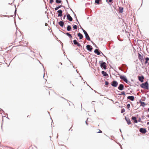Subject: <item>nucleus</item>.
I'll list each match as a JSON object with an SVG mask.
<instances>
[{
	"label": "nucleus",
	"mask_w": 149,
	"mask_h": 149,
	"mask_svg": "<svg viewBox=\"0 0 149 149\" xmlns=\"http://www.w3.org/2000/svg\"><path fill=\"white\" fill-rule=\"evenodd\" d=\"M140 86V87L142 88L147 90L149 89V84L147 81L142 83Z\"/></svg>",
	"instance_id": "1"
},
{
	"label": "nucleus",
	"mask_w": 149,
	"mask_h": 149,
	"mask_svg": "<svg viewBox=\"0 0 149 149\" xmlns=\"http://www.w3.org/2000/svg\"><path fill=\"white\" fill-rule=\"evenodd\" d=\"M102 62L100 63V66L101 68L104 70L107 69V63L105 62H103L102 61Z\"/></svg>",
	"instance_id": "2"
},
{
	"label": "nucleus",
	"mask_w": 149,
	"mask_h": 149,
	"mask_svg": "<svg viewBox=\"0 0 149 149\" xmlns=\"http://www.w3.org/2000/svg\"><path fill=\"white\" fill-rule=\"evenodd\" d=\"M120 78L127 84H128V81L126 77L124 75H120Z\"/></svg>",
	"instance_id": "3"
},
{
	"label": "nucleus",
	"mask_w": 149,
	"mask_h": 149,
	"mask_svg": "<svg viewBox=\"0 0 149 149\" xmlns=\"http://www.w3.org/2000/svg\"><path fill=\"white\" fill-rule=\"evenodd\" d=\"M118 84V82L115 80H113L111 83V85L113 87H116Z\"/></svg>",
	"instance_id": "4"
},
{
	"label": "nucleus",
	"mask_w": 149,
	"mask_h": 149,
	"mask_svg": "<svg viewBox=\"0 0 149 149\" xmlns=\"http://www.w3.org/2000/svg\"><path fill=\"white\" fill-rule=\"evenodd\" d=\"M139 131L143 134H145L147 132V130L145 128H141L139 129Z\"/></svg>",
	"instance_id": "5"
},
{
	"label": "nucleus",
	"mask_w": 149,
	"mask_h": 149,
	"mask_svg": "<svg viewBox=\"0 0 149 149\" xmlns=\"http://www.w3.org/2000/svg\"><path fill=\"white\" fill-rule=\"evenodd\" d=\"M138 56L139 60L141 61L142 64H143L142 61H144L143 56L139 53H138Z\"/></svg>",
	"instance_id": "6"
},
{
	"label": "nucleus",
	"mask_w": 149,
	"mask_h": 149,
	"mask_svg": "<svg viewBox=\"0 0 149 149\" xmlns=\"http://www.w3.org/2000/svg\"><path fill=\"white\" fill-rule=\"evenodd\" d=\"M121 67L124 69V70H126L125 71H124L125 72H126L127 70L128 69V67L127 66V65L125 64H123L121 65Z\"/></svg>",
	"instance_id": "7"
},
{
	"label": "nucleus",
	"mask_w": 149,
	"mask_h": 149,
	"mask_svg": "<svg viewBox=\"0 0 149 149\" xmlns=\"http://www.w3.org/2000/svg\"><path fill=\"white\" fill-rule=\"evenodd\" d=\"M118 89L120 91H122L124 89V85L123 84H120L118 87Z\"/></svg>",
	"instance_id": "8"
},
{
	"label": "nucleus",
	"mask_w": 149,
	"mask_h": 149,
	"mask_svg": "<svg viewBox=\"0 0 149 149\" xmlns=\"http://www.w3.org/2000/svg\"><path fill=\"white\" fill-rule=\"evenodd\" d=\"M86 48L87 50L89 52H91L93 49V48L92 46L88 45H86Z\"/></svg>",
	"instance_id": "9"
},
{
	"label": "nucleus",
	"mask_w": 149,
	"mask_h": 149,
	"mask_svg": "<svg viewBox=\"0 0 149 149\" xmlns=\"http://www.w3.org/2000/svg\"><path fill=\"white\" fill-rule=\"evenodd\" d=\"M144 78V76L142 75L141 76H138V79L141 82H143V79Z\"/></svg>",
	"instance_id": "10"
},
{
	"label": "nucleus",
	"mask_w": 149,
	"mask_h": 149,
	"mask_svg": "<svg viewBox=\"0 0 149 149\" xmlns=\"http://www.w3.org/2000/svg\"><path fill=\"white\" fill-rule=\"evenodd\" d=\"M67 19L70 21L71 22L72 21L73 19L69 14H68L66 16Z\"/></svg>",
	"instance_id": "11"
},
{
	"label": "nucleus",
	"mask_w": 149,
	"mask_h": 149,
	"mask_svg": "<svg viewBox=\"0 0 149 149\" xmlns=\"http://www.w3.org/2000/svg\"><path fill=\"white\" fill-rule=\"evenodd\" d=\"M57 13H58V17H61L62 15L63 11L61 10H60L57 11Z\"/></svg>",
	"instance_id": "12"
},
{
	"label": "nucleus",
	"mask_w": 149,
	"mask_h": 149,
	"mask_svg": "<svg viewBox=\"0 0 149 149\" xmlns=\"http://www.w3.org/2000/svg\"><path fill=\"white\" fill-rule=\"evenodd\" d=\"M94 52L97 55H100L101 52L100 51H99L98 49H96L95 50Z\"/></svg>",
	"instance_id": "13"
},
{
	"label": "nucleus",
	"mask_w": 149,
	"mask_h": 149,
	"mask_svg": "<svg viewBox=\"0 0 149 149\" xmlns=\"http://www.w3.org/2000/svg\"><path fill=\"white\" fill-rule=\"evenodd\" d=\"M125 119L126 122H127V124L128 125H130L131 124V122L130 119L129 118H127L126 116L125 117Z\"/></svg>",
	"instance_id": "14"
},
{
	"label": "nucleus",
	"mask_w": 149,
	"mask_h": 149,
	"mask_svg": "<svg viewBox=\"0 0 149 149\" xmlns=\"http://www.w3.org/2000/svg\"><path fill=\"white\" fill-rule=\"evenodd\" d=\"M127 99L130 100L132 101H133L134 100V97L133 96H129L127 97Z\"/></svg>",
	"instance_id": "15"
},
{
	"label": "nucleus",
	"mask_w": 149,
	"mask_h": 149,
	"mask_svg": "<svg viewBox=\"0 0 149 149\" xmlns=\"http://www.w3.org/2000/svg\"><path fill=\"white\" fill-rule=\"evenodd\" d=\"M131 119L132 120H134V123H138V120H137L136 118L134 116H133L131 118Z\"/></svg>",
	"instance_id": "16"
},
{
	"label": "nucleus",
	"mask_w": 149,
	"mask_h": 149,
	"mask_svg": "<svg viewBox=\"0 0 149 149\" xmlns=\"http://www.w3.org/2000/svg\"><path fill=\"white\" fill-rule=\"evenodd\" d=\"M64 22L62 21H61L58 23V24L61 27H63L64 26Z\"/></svg>",
	"instance_id": "17"
},
{
	"label": "nucleus",
	"mask_w": 149,
	"mask_h": 149,
	"mask_svg": "<svg viewBox=\"0 0 149 149\" xmlns=\"http://www.w3.org/2000/svg\"><path fill=\"white\" fill-rule=\"evenodd\" d=\"M101 73L103 75L104 77H107L108 76V74L104 71H102Z\"/></svg>",
	"instance_id": "18"
},
{
	"label": "nucleus",
	"mask_w": 149,
	"mask_h": 149,
	"mask_svg": "<svg viewBox=\"0 0 149 149\" xmlns=\"http://www.w3.org/2000/svg\"><path fill=\"white\" fill-rule=\"evenodd\" d=\"M77 36L79 37L80 39H82L83 38V35L80 32L78 33Z\"/></svg>",
	"instance_id": "19"
},
{
	"label": "nucleus",
	"mask_w": 149,
	"mask_h": 149,
	"mask_svg": "<svg viewBox=\"0 0 149 149\" xmlns=\"http://www.w3.org/2000/svg\"><path fill=\"white\" fill-rule=\"evenodd\" d=\"M123 8L122 7H120L119 8V12L121 13H122L123 12Z\"/></svg>",
	"instance_id": "20"
},
{
	"label": "nucleus",
	"mask_w": 149,
	"mask_h": 149,
	"mask_svg": "<svg viewBox=\"0 0 149 149\" xmlns=\"http://www.w3.org/2000/svg\"><path fill=\"white\" fill-rule=\"evenodd\" d=\"M101 2H102V0H95V3L98 5L100 4Z\"/></svg>",
	"instance_id": "21"
},
{
	"label": "nucleus",
	"mask_w": 149,
	"mask_h": 149,
	"mask_svg": "<svg viewBox=\"0 0 149 149\" xmlns=\"http://www.w3.org/2000/svg\"><path fill=\"white\" fill-rule=\"evenodd\" d=\"M71 29V26L70 25H68L67 28V30L68 31H70Z\"/></svg>",
	"instance_id": "22"
},
{
	"label": "nucleus",
	"mask_w": 149,
	"mask_h": 149,
	"mask_svg": "<svg viewBox=\"0 0 149 149\" xmlns=\"http://www.w3.org/2000/svg\"><path fill=\"white\" fill-rule=\"evenodd\" d=\"M65 34L68 36L70 38H72V37L71 35L69 33L67 32L66 33H65Z\"/></svg>",
	"instance_id": "23"
},
{
	"label": "nucleus",
	"mask_w": 149,
	"mask_h": 149,
	"mask_svg": "<svg viewBox=\"0 0 149 149\" xmlns=\"http://www.w3.org/2000/svg\"><path fill=\"white\" fill-rule=\"evenodd\" d=\"M85 36V38L88 41H91V39L90 38L88 35H87Z\"/></svg>",
	"instance_id": "24"
},
{
	"label": "nucleus",
	"mask_w": 149,
	"mask_h": 149,
	"mask_svg": "<svg viewBox=\"0 0 149 149\" xmlns=\"http://www.w3.org/2000/svg\"><path fill=\"white\" fill-rule=\"evenodd\" d=\"M140 102L141 106L143 107H144L146 105L145 103L144 102H141V100L140 101Z\"/></svg>",
	"instance_id": "25"
},
{
	"label": "nucleus",
	"mask_w": 149,
	"mask_h": 149,
	"mask_svg": "<svg viewBox=\"0 0 149 149\" xmlns=\"http://www.w3.org/2000/svg\"><path fill=\"white\" fill-rule=\"evenodd\" d=\"M146 61L145 62V64H146L148 63V61H149V58L148 57H146L145 58Z\"/></svg>",
	"instance_id": "26"
},
{
	"label": "nucleus",
	"mask_w": 149,
	"mask_h": 149,
	"mask_svg": "<svg viewBox=\"0 0 149 149\" xmlns=\"http://www.w3.org/2000/svg\"><path fill=\"white\" fill-rule=\"evenodd\" d=\"M62 5H59L58 6H56V8H55L54 9L55 10H57L58 9L61 8V7H62Z\"/></svg>",
	"instance_id": "27"
},
{
	"label": "nucleus",
	"mask_w": 149,
	"mask_h": 149,
	"mask_svg": "<svg viewBox=\"0 0 149 149\" xmlns=\"http://www.w3.org/2000/svg\"><path fill=\"white\" fill-rule=\"evenodd\" d=\"M73 42L74 44L75 45H76L78 43L77 40L75 39L73 40Z\"/></svg>",
	"instance_id": "28"
},
{
	"label": "nucleus",
	"mask_w": 149,
	"mask_h": 149,
	"mask_svg": "<svg viewBox=\"0 0 149 149\" xmlns=\"http://www.w3.org/2000/svg\"><path fill=\"white\" fill-rule=\"evenodd\" d=\"M62 2L61 0H56V2L58 4L61 3Z\"/></svg>",
	"instance_id": "29"
},
{
	"label": "nucleus",
	"mask_w": 149,
	"mask_h": 149,
	"mask_svg": "<svg viewBox=\"0 0 149 149\" xmlns=\"http://www.w3.org/2000/svg\"><path fill=\"white\" fill-rule=\"evenodd\" d=\"M119 95H125V91H122L121 92V93H120L118 94Z\"/></svg>",
	"instance_id": "30"
},
{
	"label": "nucleus",
	"mask_w": 149,
	"mask_h": 149,
	"mask_svg": "<svg viewBox=\"0 0 149 149\" xmlns=\"http://www.w3.org/2000/svg\"><path fill=\"white\" fill-rule=\"evenodd\" d=\"M77 26L76 25H74L73 26V28L74 29H77Z\"/></svg>",
	"instance_id": "31"
},
{
	"label": "nucleus",
	"mask_w": 149,
	"mask_h": 149,
	"mask_svg": "<svg viewBox=\"0 0 149 149\" xmlns=\"http://www.w3.org/2000/svg\"><path fill=\"white\" fill-rule=\"evenodd\" d=\"M125 112V109H121V112L123 113Z\"/></svg>",
	"instance_id": "32"
},
{
	"label": "nucleus",
	"mask_w": 149,
	"mask_h": 149,
	"mask_svg": "<svg viewBox=\"0 0 149 149\" xmlns=\"http://www.w3.org/2000/svg\"><path fill=\"white\" fill-rule=\"evenodd\" d=\"M76 45H77L79 47H82L80 44L79 43V42Z\"/></svg>",
	"instance_id": "33"
},
{
	"label": "nucleus",
	"mask_w": 149,
	"mask_h": 149,
	"mask_svg": "<svg viewBox=\"0 0 149 149\" xmlns=\"http://www.w3.org/2000/svg\"><path fill=\"white\" fill-rule=\"evenodd\" d=\"M130 104H128L127 105V109H129L130 108Z\"/></svg>",
	"instance_id": "34"
},
{
	"label": "nucleus",
	"mask_w": 149,
	"mask_h": 149,
	"mask_svg": "<svg viewBox=\"0 0 149 149\" xmlns=\"http://www.w3.org/2000/svg\"><path fill=\"white\" fill-rule=\"evenodd\" d=\"M105 85H108L109 84V82L108 81H105Z\"/></svg>",
	"instance_id": "35"
},
{
	"label": "nucleus",
	"mask_w": 149,
	"mask_h": 149,
	"mask_svg": "<svg viewBox=\"0 0 149 149\" xmlns=\"http://www.w3.org/2000/svg\"><path fill=\"white\" fill-rule=\"evenodd\" d=\"M141 118H139L138 120V121L139 122H140L141 123H143V122H142V121H141Z\"/></svg>",
	"instance_id": "36"
},
{
	"label": "nucleus",
	"mask_w": 149,
	"mask_h": 149,
	"mask_svg": "<svg viewBox=\"0 0 149 149\" xmlns=\"http://www.w3.org/2000/svg\"><path fill=\"white\" fill-rule=\"evenodd\" d=\"M54 2V0H50V2H49V3H51V4H52Z\"/></svg>",
	"instance_id": "37"
},
{
	"label": "nucleus",
	"mask_w": 149,
	"mask_h": 149,
	"mask_svg": "<svg viewBox=\"0 0 149 149\" xmlns=\"http://www.w3.org/2000/svg\"><path fill=\"white\" fill-rule=\"evenodd\" d=\"M15 11L14 12V14L15 15V14L16 13V12H17V9H16L15 5Z\"/></svg>",
	"instance_id": "38"
},
{
	"label": "nucleus",
	"mask_w": 149,
	"mask_h": 149,
	"mask_svg": "<svg viewBox=\"0 0 149 149\" xmlns=\"http://www.w3.org/2000/svg\"><path fill=\"white\" fill-rule=\"evenodd\" d=\"M88 118H87V120L86 121V122H85L86 124L87 125H88V123L87 122V121H88Z\"/></svg>",
	"instance_id": "39"
},
{
	"label": "nucleus",
	"mask_w": 149,
	"mask_h": 149,
	"mask_svg": "<svg viewBox=\"0 0 149 149\" xmlns=\"http://www.w3.org/2000/svg\"><path fill=\"white\" fill-rule=\"evenodd\" d=\"M113 1V0H108V2H107L108 3H109V2H111Z\"/></svg>",
	"instance_id": "40"
},
{
	"label": "nucleus",
	"mask_w": 149,
	"mask_h": 149,
	"mask_svg": "<svg viewBox=\"0 0 149 149\" xmlns=\"http://www.w3.org/2000/svg\"><path fill=\"white\" fill-rule=\"evenodd\" d=\"M82 30L83 31L84 33L85 32H86V31L85 30H84L82 28Z\"/></svg>",
	"instance_id": "41"
},
{
	"label": "nucleus",
	"mask_w": 149,
	"mask_h": 149,
	"mask_svg": "<svg viewBox=\"0 0 149 149\" xmlns=\"http://www.w3.org/2000/svg\"><path fill=\"white\" fill-rule=\"evenodd\" d=\"M84 33L85 36L88 34L86 32Z\"/></svg>",
	"instance_id": "42"
},
{
	"label": "nucleus",
	"mask_w": 149,
	"mask_h": 149,
	"mask_svg": "<svg viewBox=\"0 0 149 149\" xmlns=\"http://www.w3.org/2000/svg\"><path fill=\"white\" fill-rule=\"evenodd\" d=\"M91 42L92 43V44L94 45H95V47H96V45H95V43H94L93 42V41H91Z\"/></svg>",
	"instance_id": "43"
},
{
	"label": "nucleus",
	"mask_w": 149,
	"mask_h": 149,
	"mask_svg": "<svg viewBox=\"0 0 149 149\" xmlns=\"http://www.w3.org/2000/svg\"><path fill=\"white\" fill-rule=\"evenodd\" d=\"M65 17H66V15H65L63 17V19H65Z\"/></svg>",
	"instance_id": "44"
},
{
	"label": "nucleus",
	"mask_w": 149,
	"mask_h": 149,
	"mask_svg": "<svg viewBox=\"0 0 149 149\" xmlns=\"http://www.w3.org/2000/svg\"><path fill=\"white\" fill-rule=\"evenodd\" d=\"M66 1V2L68 4V7L69 8V3H68V0H65Z\"/></svg>",
	"instance_id": "45"
},
{
	"label": "nucleus",
	"mask_w": 149,
	"mask_h": 149,
	"mask_svg": "<svg viewBox=\"0 0 149 149\" xmlns=\"http://www.w3.org/2000/svg\"><path fill=\"white\" fill-rule=\"evenodd\" d=\"M144 115H142V116H141V118L142 119H144Z\"/></svg>",
	"instance_id": "46"
},
{
	"label": "nucleus",
	"mask_w": 149,
	"mask_h": 149,
	"mask_svg": "<svg viewBox=\"0 0 149 149\" xmlns=\"http://www.w3.org/2000/svg\"><path fill=\"white\" fill-rule=\"evenodd\" d=\"M74 16L76 18H77V17L76 16V15L74 13Z\"/></svg>",
	"instance_id": "47"
},
{
	"label": "nucleus",
	"mask_w": 149,
	"mask_h": 149,
	"mask_svg": "<svg viewBox=\"0 0 149 149\" xmlns=\"http://www.w3.org/2000/svg\"><path fill=\"white\" fill-rule=\"evenodd\" d=\"M99 132H98L97 133H102V131L100 130H99Z\"/></svg>",
	"instance_id": "48"
},
{
	"label": "nucleus",
	"mask_w": 149,
	"mask_h": 149,
	"mask_svg": "<svg viewBox=\"0 0 149 149\" xmlns=\"http://www.w3.org/2000/svg\"><path fill=\"white\" fill-rule=\"evenodd\" d=\"M101 53L104 57H105V58H107L106 56L104 55V54L102 52Z\"/></svg>",
	"instance_id": "49"
},
{
	"label": "nucleus",
	"mask_w": 149,
	"mask_h": 149,
	"mask_svg": "<svg viewBox=\"0 0 149 149\" xmlns=\"http://www.w3.org/2000/svg\"><path fill=\"white\" fill-rule=\"evenodd\" d=\"M45 25L46 26H48V24L46 23L45 24Z\"/></svg>",
	"instance_id": "50"
},
{
	"label": "nucleus",
	"mask_w": 149,
	"mask_h": 149,
	"mask_svg": "<svg viewBox=\"0 0 149 149\" xmlns=\"http://www.w3.org/2000/svg\"><path fill=\"white\" fill-rule=\"evenodd\" d=\"M86 84L87 85H88V86H89V87H90V88L91 89H92V90H93V89H92V88H91L90 86H89V85L86 82Z\"/></svg>",
	"instance_id": "51"
},
{
	"label": "nucleus",
	"mask_w": 149,
	"mask_h": 149,
	"mask_svg": "<svg viewBox=\"0 0 149 149\" xmlns=\"http://www.w3.org/2000/svg\"><path fill=\"white\" fill-rule=\"evenodd\" d=\"M128 84H130V83H131L130 82V81H128Z\"/></svg>",
	"instance_id": "52"
},
{
	"label": "nucleus",
	"mask_w": 149,
	"mask_h": 149,
	"mask_svg": "<svg viewBox=\"0 0 149 149\" xmlns=\"http://www.w3.org/2000/svg\"><path fill=\"white\" fill-rule=\"evenodd\" d=\"M76 21H77V22H78L79 24V22H78V19H77V18H76Z\"/></svg>",
	"instance_id": "53"
},
{
	"label": "nucleus",
	"mask_w": 149,
	"mask_h": 149,
	"mask_svg": "<svg viewBox=\"0 0 149 149\" xmlns=\"http://www.w3.org/2000/svg\"><path fill=\"white\" fill-rule=\"evenodd\" d=\"M147 124L148 125H149V122H147Z\"/></svg>",
	"instance_id": "54"
},
{
	"label": "nucleus",
	"mask_w": 149,
	"mask_h": 149,
	"mask_svg": "<svg viewBox=\"0 0 149 149\" xmlns=\"http://www.w3.org/2000/svg\"><path fill=\"white\" fill-rule=\"evenodd\" d=\"M1 110L3 111V113L4 112V111L2 109H1Z\"/></svg>",
	"instance_id": "55"
},
{
	"label": "nucleus",
	"mask_w": 149,
	"mask_h": 149,
	"mask_svg": "<svg viewBox=\"0 0 149 149\" xmlns=\"http://www.w3.org/2000/svg\"><path fill=\"white\" fill-rule=\"evenodd\" d=\"M119 70H121L122 71H123V70H121V69H120V68H119Z\"/></svg>",
	"instance_id": "56"
},
{
	"label": "nucleus",
	"mask_w": 149,
	"mask_h": 149,
	"mask_svg": "<svg viewBox=\"0 0 149 149\" xmlns=\"http://www.w3.org/2000/svg\"><path fill=\"white\" fill-rule=\"evenodd\" d=\"M147 117L149 118V114L147 116Z\"/></svg>",
	"instance_id": "57"
},
{
	"label": "nucleus",
	"mask_w": 149,
	"mask_h": 149,
	"mask_svg": "<svg viewBox=\"0 0 149 149\" xmlns=\"http://www.w3.org/2000/svg\"><path fill=\"white\" fill-rule=\"evenodd\" d=\"M10 148L11 149H14V148H12L11 147H10Z\"/></svg>",
	"instance_id": "58"
},
{
	"label": "nucleus",
	"mask_w": 149,
	"mask_h": 149,
	"mask_svg": "<svg viewBox=\"0 0 149 149\" xmlns=\"http://www.w3.org/2000/svg\"><path fill=\"white\" fill-rule=\"evenodd\" d=\"M71 11H72V12H73V13H74L73 11V10L71 9Z\"/></svg>",
	"instance_id": "59"
},
{
	"label": "nucleus",
	"mask_w": 149,
	"mask_h": 149,
	"mask_svg": "<svg viewBox=\"0 0 149 149\" xmlns=\"http://www.w3.org/2000/svg\"><path fill=\"white\" fill-rule=\"evenodd\" d=\"M61 98L65 99V100H66L65 99V98H64V97H61Z\"/></svg>",
	"instance_id": "60"
},
{
	"label": "nucleus",
	"mask_w": 149,
	"mask_h": 149,
	"mask_svg": "<svg viewBox=\"0 0 149 149\" xmlns=\"http://www.w3.org/2000/svg\"><path fill=\"white\" fill-rule=\"evenodd\" d=\"M5 116H8V114L7 113H6L5 115Z\"/></svg>",
	"instance_id": "61"
},
{
	"label": "nucleus",
	"mask_w": 149,
	"mask_h": 149,
	"mask_svg": "<svg viewBox=\"0 0 149 149\" xmlns=\"http://www.w3.org/2000/svg\"><path fill=\"white\" fill-rule=\"evenodd\" d=\"M148 111H149V108L148 109Z\"/></svg>",
	"instance_id": "62"
},
{
	"label": "nucleus",
	"mask_w": 149,
	"mask_h": 149,
	"mask_svg": "<svg viewBox=\"0 0 149 149\" xmlns=\"http://www.w3.org/2000/svg\"><path fill=\"white\" fill-rule=\"evenodd\" d=\"M120 132H121V130L120 129Z\"/></svg>",
	"instance_id": "63"
},
{
	"label": "nucleus",
	"mask_w": 149,
	"mask_h": 149,
	"mask_svg": "<svg viewBox=\"0 0 149 149\" xmlns=\"http://www.w3.org/2000/svg\"><path fill=\"white\" fill-rule=\"evenodd\" d=\"M60 64L61 65H62V63H61V62H60Z\"/></svg>",
	"instance_id": "64"
}]
</instances>
